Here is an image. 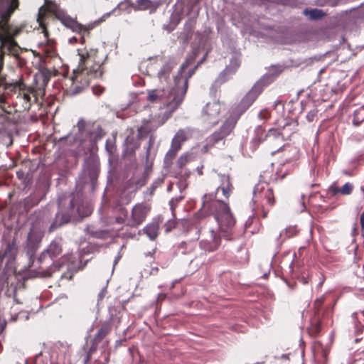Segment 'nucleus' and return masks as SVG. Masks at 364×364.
<instances>
[{
  "label": "nucleus",
  "instance_id": "18",
  "mask_svg": "<svg viewBox=\"0 0 364 364\" xmlns=\"http://www.w3.org/2000/svg\"><path fill=\"white\" fill-rule=\"evenodd\" d=\"M198 52V49L193 50L192 53L188 56L186 61L181 65L177 75H176V77H178L179 78H187V84L188 83L189 78L191 77V76L194 74L197 66H195L194 68L188 70L187 73L186 69L189 65L193 63Z\"/></svg>",
  "mask_w": 364,
  "mask_h": 364
},
{
  "label": "nucleus",
  "instance_id": "23",
  "mask_svg": "<svg viewBox=\"0 0 364 364\" xmlns=\"http://www.w3.org/2000/svg\"><path fill=\"white\" fill-rule=\"evenodd\" d=\"M0 41L4 48L7 49L12 55H18V45L9 34L4 35L2 33H0Z\"/></svg>",
  "mask_w": 364,
  "mask_h": 364
},
{
  "label": "nucleus",
  "instance_id": "26",
  "mask_svg": "<svg viewBox=\"0 0 364 364\" xmlns=\"http://www.w3.org/2000/svg\"><path fill=\"white\" fill-rule=\"evenodd\" d=\"M98 167L95 164L92 165H86L83 170V174L85 176L88 175L92 182L96 179L98 174Z\"/></svg>",
  "mask_w": 364,
  "mask_h": 364
},
{
  "label": "nucleus",
  "instance_id": "12",
  "mask_svg": "<svg viewBox=\"0 0 364 364\" xmlns=\"http://www.w3.org/2000/svg\"><path fill=\"white\" fill-rule=\"evenodd\" d=\"M56 18L67 28L77 33H84L88 31L84 26L79 23L75 18L68 16L63 10L56 8L54 10Z\"/></svg>",
  "mask_w": 364,
  "mask_h": 364
},
{
  "label": "nucleus",
  "instance_id": "16",
  "mask_svg": "<svg viewBox=\"0 0 364 364\" xmlns=\"http://www.w3.org/2000/svg\"><path fill=\"white\" fill-rule=\"evenodd\" d=\"M42 237V232L35 228L31 229L30 232L28 234L26 247L27 254L29 256L30 259H31V257L35 254L36 251L39 247Z\"/></svg>",
  "mask_w": 364,
  "mask_h": 364
},
{
  "label": "nucleus",
  "instance_id": "51",
  "mask_svg": "<svg viewBox=\"0 0 364 364\" xmlns=\"http://www.w3.org/2000/svg\"><path fill=\"white\" fill-rule=\"evenodd\" d=\"M119 259V257H117L115 259L114 262V265H115V264L117 263V262H118Z\"/></svg>",
  "mask_w": 364,
  "mask_h": 364
},
{
  "label": "nucleus",
  "instance_id": "17",
  "mask_svg": "<svg viewBox=\"0 0 364 364\" xmlns=\"http://www.w3.org/2000/svg\"><path fill=\"white\" fill-rule=\"evenodd\" d=\"M235 124L236 121L234 119H228L222 125L219 131L214 132L210 136H209V143L213 144L222 140L231 132Z\"/></svg>",
  "mask_w": 364,
  "mask_h": 364
},
{
  "label": "nucleus",
  "instance_id": "43",
  "mask_svg": "<svg viewBox=\"0 0 364 364\" xmlns=\"http://www.w3.org/2000/svg\"><path fill=\"white\" fill-rule=\"evenodd\" d=\"M144 130V131L146 130V127L142 126V127H141L140 128L138 129V132H139L138 135H139V136H141V134H142Z\"/></svg>",
  "mask_w": 364,
  "mask_h": 364
},
{
  "label": "nucleus",
  "instance_id": "3",
  "mask_svg": "<svg viewBox=\"0 0 364 364\" xmlns=\"http://www.w3.org/2000/svg\"><path fill=\"white\" fill-rule=\"evenodd\" d=\"M203 209L214 215L223 237L228 238L229 232L235 225V219L228 203L216 199V193L205 194L203 198Z\"/></svg>",
  "mask_w": 364,
  "mask_h": 364
},
{
  "label": "nucleus",
  "instance_id": "31",
  "mask_svg": "<svg viewBox=\"0 0 364 364\" xmlns=\"http://www.w3.org/2000/svg\"><path fill=\"white\" fill-rule=\"evenodd\" d=\"M154 141H155L154 138L152 136H151L149 137V144H148V146L146 147V163H148L149 159L151 158L152 153H151V149H152V147L154 146Z\"/></svg>",
  "mask_w": 364,
  "mask_h": 364
},
{
  "label": "nucleus",
  "instance_id": "19",
  "mask_svg": "<svg viewBox=\"0 0 364 364\" xmlns=\"http://www.w3.org/2000/svg\"><path fill=\"white\" fill-rule=\"evenodd\" d=\"M240 62L237 58L231 59L230 64L225 68V69L221 72L216 79L215 83H224L236 73L237 69L239 68Z\"/></svg>",
  "mask_w": 364,
  "mask_h": 364
},
{
  "label": "nucleus",
  "instance_id": "28",
  "mask_svg": "<svg viewBox=\"0 0 364 364\" xmlns=\"http://www.w3.org/2000/svg\"><path fill=\"white\" fill-rule=\"evenodd\" d=\"M305 14H309L310 18L311 19H318L324 16V13L317 9H311L309 11H305Z\"/></svg>",
  "mask_w": 364,
  "mask_h": 364
},
{
  "label": "nucleus",
  "instance_id": "40",
  "mask_svg": "<svg viewBox=\"0 0 364 364\" xmlns=\"http://www.w3.org/2000/svg\"><path fill=\"white\" fill-rule=\"evenodd\" d=\"M42 18H43L42 8H41L39 9L38 14V18H37V21H38L39 25L41 26H43Z\"/></svg>",
  "mask_w": 364,
  "mask_h": 364
},
{
  "label": "nucleus",
  "instance_id": "7",
  "mask_svg": "<svg viewBox=\"0 0 364 364\" xmlns=\"http://www.w3.org/2000/svg\"><path fill=\"white\" fill-rule=\"evenodd\" d=\"M200 248L205 251L213 252L219 247L223 232H215L213 228H204L200 230Z\"/></svg>",
  "mask_w": 364,
  "mask_h": 364
},
{
  "label": "nucleus",
  "instance_id": "48",
  "mask_svg": "<svg viewBox=\"0 0 364 364\" xmlns=\"http://www.w3.org/2000/svg\"><path fill=\"white\" fill-rule=\"evenodd\" d=\"M76 40H77V39H76V38H75V37H73V38H70V39H69V41H70V43H73V41H76Z\"/></svg>",
  "mask_w": 364,
  "mask_h": 364
},
{
  "label": "nucleus",
  "instance_id": "60",
  "mask_svg": "<svg viewBox=\"0 0 364 364\" xmlns=\"http://www.w3.org/2000/svg\"><path fill=\"white\" fill-rule=\"evenodd\" d=\"M343 173H344V174H346V175H347V174H348V172H347L346 171H343Z\"/></svg>",
  "mask_w": 364,
  "mask_h": 364
},
{
  "label": "nucleus",
  "instance_id": "11",
  "mask_svg": "<svg viewBox=\"0 0 364 364\" xmlns=\"http://www.w3.org/2000/svg\"><path fill=\"white\" fill-rule=\"evenodd\" d=\"M14 88L17 92V99L22 103L23 108L24 109H30L31 106V95L34 92L33 88L26 86L21 81H16L14 83Z\"/></svg>",
  "mask_w": 364,
  "mask_h": 364
},
{
  "label": "nucleus",
  "instance_id": "20",
  "mask_svg": "<svg viewBox=\"0 0 364 364\" xmlns=\"http://www.w3.org/2000/svg\"><path fill=\"white\" fill-rule=\"evenodd\" d=\"M75 205V200H70L68 211L65 213L58 212L56 214L54 222L53 223V224L50 226V229L54 230V229L68 223L70 220L71 215H73V213L74 212Z\"/></svg>",
  "mask_w": 364,
  "mask_h": 364
},
{
  "label": "nucleus",
  "instance_id": "13",
  "mask_svg": "<svg viewBox=\"0 0 364 364\" xmlns=\"http://www.w3.org/2000/svg\"><path fill=\"white\" fill-rule=\"evenodd\" d=\"M193 134V130L190 128L180 129L175 134L171 141L170 150L167 152V156L173 158L177 151L181 149L182 144L191 138Z\"/></svg>",
  "mask_w": 364,
  "mask_h": 364
},
{
  "label": "nucleus",
  "instance_id": "62",
  "mask_svg": "<svg viewBox=\"0 0 364 364\" xmlns=\"http://www.w3.org/2000/svg\"><path fill=\"white\" fill-rule=\"evenodd\" d=\"M292 160V159H286V161L287 162H289V161Z\"/></svg>",
  "mask_w": 364,
  "mask_h": 364
},
{
  "label": "nucleus",
  "instance_id": "38",
  "mask_svg": "<svg viewBox=\"0 0 364 364\" xmlns=\"http://www.w3.org/2000/svg\"><path fill=\"white\" fill-rule=\"evenodd\" d=\"M284 166V163L282 164V167H281L279 171H278L277 172V177L280 178L281 179H282L284 177V176L287 174L286 171H283Z\"/></svg>",
  "mask_w": 364,
  "mask_h": 364
},
{
  "label": "nucleus",
  "instance_id": "49",
  "mask_svg": "<svg viewBox=\"0 0 364 364\" xmlns=\"http://www.w3.org/2000/svg\"><path fill=\"white\" fill-rule=\"evenodd\" d=\"M267 211L263 210V213H262V217H263V218H266V217H267Z\"/></svg>",
  "mask_w": 364,
  "mask_h": 364
},
{
  "label": "nucleus",
  "instance_id": "34",
  "mask_svg": "<svg viewBox=\"0 0 364 364\" xmlns=\"http://www.w3.org/2000/svg\"><path fill=\"white\" fill-rule=\"evenodd\" d=\"M7 280L8 277L5 270L0 272V291H1L6 286H7Z\"/></svg>",
  "mask_w": 364,
  "mask_h": 364
},
{
  "label": "nucleus",
  "instance_id": "50",
  "mask_svg": "<svg viewBox=\"0 0 364 364\" xmlns=\"http://www.w3.org/2000/svg\"><path fill=\"white\" fill-rule=\"evenodd\" d=\"M261 141H262V140H261L260 139L257 138V137H256V138H255V139H253V141H254V142H256V141L260 142Z\"/></svg>",
  "mask_w": 364,
  "mask_h": 364
},
{
  "label": "nucleus",
  "instance_id": "9",
  "mask_svg": "<svg viewBox=\"0 0 364 364\" xmlns=\"http://www.w3.org/2000/svg\"><path fill=\"white\" fill-rule=\"evenodd\" d=\"M222 105L219 101L207 103L203 110V120L210 126L216 124L220 119Z\"/></svg>",
  "mask_w": 364,
  "mask_h": 364
},
{
  "label": "nucleus",
  "instance_id": "30",
  "mask_svg": "<svg viewBox=\"0 0 364 364\" xmlns=\"http://www.w3.org/2000/svg\"><path fill=\"white\" fill-rule=\"evenodd\" d=\"M136 9L138 10H146L151 6L150 0H137Z\"/></svg>",
  "mask_w": 364,
  "mask_h": 364
},
{
  "label": "nucleus",
  "instance_id": "54",
  "mask_svg": "<svg viewBox=\"0 0 364 364\" xmlns=\"http://www.w3.org/2000/svg\"><path fill=\"white\" fill-rule=\"evenodd\" d=\"M328 4L331 6H335L336 4V3H333V2H331V1H329Z\"/></svg>",
  "mask_w": 364,
  "mask_h": 364
},
{
  "label": "nucleus",
  "instance_id": "15",
  "mask_svg": "<svg viewBox=\"0 0 364 364\" xmlns=\"http://www.w3.org/2000/svg\"><path fill=\"white\" fill-rule=\"evenodd\" d=\"M262 200H265L270 205L274 203L273 192L267 184H258L253 191V202L257 203Z\"/></svg>",
  "mask_w": 364,
  "mask_h": 364
},
{
  "label": "nucleus",
  "instance_id": "8",
  "mask_svg": "<svg viewBox=\"0 0 364 364\" xmlns=\"http://www.w3.org/2000/svg\"><path fill=\"white\" fill-rule=\"evenodd\" d=\"M296 124L295 122L287 123L282 129H271L266 134L269 141H276L280 145L284 139L290 138L291 134L295 131Z\"/></svg>",
  "mask_w": 364,
  "mask_h": 364
},
{
  "label": "nucleus",
  "instance_id": "1",
  "mask_svg": "<svg viewBox=\"0 0 364 364\" xmlns=\"http://www.w3.org/2000/svg\"><path fill=\"white\" fill-rule=\"evenodd\" d=\"M62 253V246L60 242L57 240L52 241L50 245L41 254L38 259V270L35 275L42 277L51 276L52 273L56 269H59L66 262L68 272L61 274V279H70L74 274V270L77 268L73 255H65L60 260H57L58 257Z\"/></svg>",
  "mask_w": 364,
  "mask_h": 364
},
{
  "label": "nucleus",
  "instance_id": "29",
  "mask_svg": "<svg viewBox=\"0 0 364 364\" xmlns=\"http://www.w3.org/2000/svg\"><path fill=\"white\" fill-rule=\"evenodd\" d=\"M109 331V327L108 326H102L97 333L95 337V341H99L103 338Z\"/></svg>",
  "mask_w": 364,
  "mask_h": 364
},
{
  "label": "nucleus",
  "instance_id": "5",
  "mask_svg": "<svg viewBox=\"0 0 364 364\" xmlns=\"http://www.w3.org/2000/svg\"><path fill=\"white\" fill-rule=\"evenodd\" d=\"M80 56L79 71L75 73V78L73 80L76 82H80L82 86H87L90 83L91 78H98L102 75L103 71L101 65L99 64L94 65L89 70L84 68V65L90 60H92L96 55V51L94 50H81L78 53Z\"/></svg>",
  "mask_w": 364,
  "mask_h": 364
},
{
  "label": "nucleus",
  "instance_id": "4",
  "mask_svg": "<svg viewBox=\"0 0 364 364\" xmlns=\"http://www.w3.org/2000/svg\"><path fill=\"white\" fill-rule=\"evenodd\" d=\"M77 132L75 134V142L79 151L87 154L93 152L97 149V142L102 139L103 134L100 128L92 130L83 119H80L76 126Z\"/></svg>",
  "mask_w": 364,
  "mask_h": 364
},
{
  "label": "nucleus",
  "instance_id": "56",
  "mask_svg": "<svg viewBox=\"0 0 364 364\" xmlns=\"http://www.w3.org/2000/svg\"><path fill=\"white\" fill-rule=\"evenodd\" d=\"M154 271H156H156H158V268H157V267H156V268L152 269V271H151V274H153V272H154Z\"/></svg>",
  "mask_w": 364,
  "mask_h": 364
},
{
  "label": "nucleus",
  "instance_id": "39",
  "mask_svg": "<svg viewBox=\"0 0 364 364\" xmlns=\"http://www.w3.org/2000/svg\"><path fill=\"white\" fill-rule=\"evenodd\" d=\"M340 188H338L337 186H331L330 190L333 195H336L338 193H341Z\"/></svg>",
  "mask_w": 364,
  "mask_h": 364
},
{
  "label": "nucleus",
  "instance_id": "33",
  "mask_svg": "<svg viewBox=\"0 0 364 364\" xmlns=\"http://www.w3.org/2000/svg\"><path fill=\"white\" fill-rule=\"evenodd\" d=\"M190 161V155L188 154H183L179 157V159L177 161V165L179 168H182L183 166H185L187 163Z\"/></svg>",
  "mask_w": 364,
  "mask_h": 364
},
{
  "label": "nucleus",
  "instance_id": "55",
  "mask_svg": "<svg viewBox=\"0 0 364 364\" xmlns=\"http://www.w3.org/2000/svg\"><path fill=\"white\" fill-rule=\"evenodd\" d=\"M153 254V252H149L148 253L146 254V256L149 255V256H151Z\"/></svg>",
  "mask_w": 364,
  "mask_h": 364
},
{
  "label": "nucleus",
  "instance_id": "35",
  "mask_svg": "<svg viewBox=\"0 0 364 364\" xmlns=\"http://www.w3.org/2000/svg\"><path fill=\"white\" fill-rule=\"evenodd\" d=\"M318 110L316 109H311L306 114V119L309 122H314L317 118Z\"/></svg>",
  "mask_w": 364,
  "mask_h": 364
},
{
  "label": "nucleus",
  "instance_id": "32",
  "mask_svg": "<svg viewBox=\"0 0 364 364\" xmlns=\"http://www.w3.org/2000/svg\"><path fill=\"white\" fill-rule=\"evenodd\" d=\"M353 189V186L350 183H346L341 188V194L342 195H350Z\"/></svg>",
  "mask_w": 364,
  "mask_h": 364
},
{
  "label": "nucleus",
  "instance_id": "41",
  "mask_svg": "<svg viewBox=\"0 0 364 364\" xmlns=\"http://www.w3.org/2000/svg\"><path fill=\"white\" fill-rule=\"evenodd\" d=\"M203 165H200V166H198L196 168V171L199 176L203 175Z\"/></svg>",
  "mask_w": 364,
  "mask_h": 364
},
{
  "label": "nucleus",
  "instance_id": "14",
  "mask_svg": "<svg viewBox=\"0 0 364 364\" xmlns=\"http://www.w3.org/2000/svg\"><path fill=\"white\" fill-rule=\"evenodd\" d=\"M264 86L265 85L263 82V80H258L242 99L238 106L239 108L242 109V112L246 110L261 94Z\"/></svg>",
  "mask_w": 364,
  "mask_h": 364
},
{
  "label": "nucleus",
  "instance_id": "25",
  "mask_svg": "<svg viewBox=\"0 0 364 364\" xmlns=\"http://www.w3.org/2000/svg\"><path fill=\"white\" fill-rule=\"evenodd\" d=\"M159 230V223L158 222H153V223L148 224L143 229V231L150 240H154L158 236Z\"/></svg>",
  "mask_w": 364,
  "mask_h": 364
},
{
  "label": "nucleus",
  "instance_id": "21",
  "mask_svg": "<svg viewBox=\"0 0 364 364\" xmlns=\"http://www.w3.org/2000/svg\"><path fill=\"white\" fill-rule=\"evenodd\" d=\"M16 251L17 249L14 242H8L5 245L4 249L0 251V272L4 270L1 269L3 261L6 260L7 264L13 262L15 259Z\"/></svg>",
  "mask_w": 364,
  "mask_h": 364
},
{
  "label": "nucleus",
  "instance_id": "10",
  "mask_svg": "<svg viewBox=\"0 0 364 364\" xmlns=\"http://www.w3.org/2000/svg\"><path fill=\"white\" fill-rule=\"evenodd\" d=\"M176 62L173 58H168L159 70L157 76L160 84L169 89L174 87V76L173 79L171 78V74L173 68L176 65Z\"/></svg>",
  "mask_w": 364,
  "mask_h": 364
},
{
  "label": "nucleus",
  "instance_id": "53",
  "mask_svg": "<svg viewBox=\"0 0 364 364\" xmlns=\"http://www.w3.org/2000/svg\"><path fill=\"white\" fill-rule=\"evenodd\" d=\"M167 118H168V117H166V118L164 119H163V121L159 124V125L163 124L165 122V121H166V119Z\"/></svg>",
  "mask_w": 364,
  "mask_h": 364
},
{
  "label": "nucleus",
  "instance_id": "52",
  "mask_svg": "<svg viewBox=\"0 0 364 364\" xmlns=\"http://www.w3.org/2000/svg\"><path fill=\"white\" fill-rule=\"evenodd\" d=\"M33 263H34V262H32V264H31H31H29V265H28V267H29L31 270H35V269H32V267L33 266Z\"/></svg>",
  "mask_w": 364,
  "mask_h": 364
},
{
  "label": "nucleus",
  "instance_id": "46",
  "mask_svg": "<svg viewBox=\"0 0 364 364\" xmlns=\"http://www.w3.org/2000/svg\"><path fill=\"white\" fill-rule=\"evenodd\" d=\"M294 159H296L297 158L298 151L296 149H294Z\"/></svg>",
  "mask_w": 364,
  "mask_h": 364
},
{
  "label": "nucleus",
  "instance_id": "42",
  "mask_svg": "<svg viewBox=\"0 0 364 364\" xmlns=\"http://www.w3.org/2000/svg\"><path fill=\"white\" fill-rule=\"evenodd\" d=\"M363 119H364V117H363V118L360 121V120H359V119L357 117V114H355V117H354V119H353V124H354L355 125H356V126H357V125H358V124H359V123H360L361 121H363Z\"/></svg>",
  "mask_w": 364,
  "mask_h": 364
},
{
  "label": "nucleus",
  "instance_id": "57",
  "mask_svg": "<svg viewBox=\"0 0 364 364\" xmlns=\"http://www.w3.org/2000/svg\"><path fill=\"white\" fill-rule=\"evenodd\" d=\"M104 291H105V290H103L101 293H100V297H102V296H103Z\"/></svg>",
  "mask_w": 364,
  "mask_h": 364
},
{
  "label": "nucleus",
  "instance_id": "36",
  "mask_svg": "<svg viewBox=\"0 0 364 364\" xmlns=\"http://www.w3.org/2000/svg\"><path fill=\"white\" fill-rule=\"evenodd\" d=\"M176 221L173 220H169L167 221V223L165 224L166 228V232H168L172 230L176 227Z\"/></svg>",
  "mask_w": 364,
  "mask_h": 364
},
{
  "label": "nucleus",
  "instance_id": "44",
  "mask_svg": "<svg viewBox=\"0 0 364 364\" xmlns=\"http://www.w3.org/2000/svg\"><path fill=\"white\" fill-rule=\"evenodd\" d=\"M358 139L364 138V129L360 133H358Z\"/></svg>",
  "mask_w": 364,
  "mask_h": 364
},
{
  "label": "nucleus",
  "instance_id": "64",
  "mask_svg": "<svg viewBox=\"0 0 364 364\" xmlns=\"http://www.w3.org/2000/svg\"><path fill=\"white\" fill-rule=\"evenodd\" d=\"M168 109L169 110H171L169 108H168ZM171 112H171V111H170V113H168V115H171Z\"/></svg>",
  "mask_w": 364,
  "mask_h": 364
},
{
  "label": "nucleus",
  "instance_id": "2",
  "mask_svg": "<svg viewBox=\"0 0 364 364\" xmlns=\"http://www.w3.org/2000/svg\"><path fill=\"white\" fill-rule=\"evenodd\" d=\"M174 87L162 86L148 90L147 99L151 103H161L174 112L183 102L187 92V78L175 77Z\"/></svg>",
  "mask_w": 364,
  "mask_h": 364
},
{
  "label": "nucleus",
  "instance_id": "45",
  "mask_svg": "<svg viewBox=\"0 0 364 364\" xmlns=\"http://www.w3.org/2000/svg\"><path fill=\"white\" fill-rule=\"evenodd\" d=\"M80 91V87H76L75 88V90H73V94H77L79 93Z\"/></svg>",
  "mask_w": 364,
  "mask_h": 364
},
{
  "label": "nucleus",
  "instance_id": "24",
  "mask_svg": "<svg viewBox=\"0 0 364 364\" xmlns=\"http://www.w3.org/2000/svg\"><path fill=\"white\" fill-rule=\"evenodd\" d=\"M18 6L17 0H1L0 13L1 16H10Z\"/></svg>",
  "mask_w": 364,
  "mask_h": 364
},
{
  "label": "nucleus",
  "instance_id": "59",
  "mask_svg": "<svg viewBox=\"0 0 364 364\" xmlns=\"http://www.w3.org/2000/svg\"><path fill=\"white\" fill-rule=\"evenodd\" d=\"M61 204H62V200H61V199H60V200H59V205L60 206V205H61Z\"/></svg>",
  "mask_w": 364,
  "mask_h": 364
},
{
  "label": "nucleus",
  "instance_id": "22",
  "mask_svg": "<svg viewBox=\"0 0 364 364\" xmlns=\"http://www.w3.org/2000/svg\"><path fill=\"white\" fill-rule=\"evenodd\" d=\"M220 185L216 188V192L220 190L222 191L223 196L228 198L233 189L232 183L230 181V176L228 174H218Z\"/></svg>",
  "mask_w": 364,
  "mask_h": 364
},
{
  "label": "nucleus",
  "instance_id": "61",
  "mask_svg": "<svg viewBox=\"0 0 364 364\" xmlns=\"http://www.w3.org/2000/svg\"><path fill=\"white\" fill-rule=\"evenodd\" d=\"M262 114H263V112H260V114H259V117H262Z\"/></svg>",
  "mask_w": 364,
  "mask_h": 364
},
{
  "label": "nucleus",
  "instance_id": "27",
  "mask_svg": "<svg viewBox=\"0 0 364 364\" xmlns=\"http://www.w3.org/2000/svg\"><path fill=\"white\" fill-rule=\"evenodd\" d=\"M77 214L80 217H87L91 214V209L88 205H86L85 208H84L83 205H79L77 207L76 210Z\"/></svg>",
  "mask_w": 364,
  "mask_h": 364
},
{
  "label": "nucleus",
  "instance_id": "47",
  "mask_svg": "<svg viewBox=\"0 0 364 364\" xmlns=\"http://www.w3.org/2000/svg\"><path fill=\"white\" fill-rule=\"evenodd\" d=\"M164 298H165V295H164V294H159L158 295V300H159V299H164Z\"/></svg>",
  "mask_w": 364,
  "mask_h": 364
},
{
  "label": "nucleus",
  "instance_id": "37",
  "mask_svg": "<svg viewBox=\"0 0 364 364\" xmlns=\"http://www.w3.org/2000/svg\"><path fill=\"white\" fill-rule=\"evenodd\" d=\"M92 90H93V92H94L95 95H100L101 93L103 92L104 88L100 87V86H97H97H94L92 87Z\"/></svg>",
  "mask_w": 364,
  "mask_h": 364
},
{
  "label": "nucleus",
  "instance_id": "58",
  "mask_svg": "<svg viewBox=\"0 0 364 364\" xmlns=\"http://www.w3.org/2000/svg\"><path fill=\"white\" fill-rule=\"evenodd\" d=\"M151 193H152L153 191L155 189V187L152 186V187L151 188Z\"/></svg>",
  "mask_w": 364,
  "mask_h": 364
},
{
  "label": "nucleus",
  "instance_id": "6",
  "mask_svg": "<svg viewBox=\"0 0 364 364\" xmlns=\"http://www.w3.org/2000/svg\"><path fill=\"white\" fill-rule=\"evenodd\" d=\"M150 208L148 204L137 203L129 213L124 207L119 206L117 209L119 215L116 217V222L119 224L125 223L131 228H137L145 220Z\"/></svg>",
  "mask_w": 364,
  "mask_h": 364
},
{
  "label": "nucleus",
  "instance_id": "63",
  "mask_svg": "<svg viewBox=\"0 0 364 364\" xmlns=\"http://www.w3.org/2000/svg\"><path fill=\"white\" fill-rule=\"evenodd\" d=\"M360 220H361V222L363 223V217H361Z\"/></svg>",
  "mask_w": 364,
  "mask_h": 364
}]
</instances>
